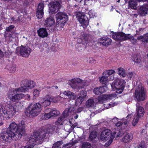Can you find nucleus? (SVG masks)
Here are the masks:
<instances>
[{
  "label": "nucleus",
  "mask_w": 148,
  "mask_h": 148,
  "mask_svg": "<svg viewBox=\"0 0 148 148\" xmlns=\"http://www.w3.org/2000/svg\"><path fill=\"white\" fill-rule=\"evenodd\" d=\"M9 126L13 131V134L15 137V140L20 139L25 134V122L22 121L18 124L15 123H11Z\"/></svg>",
  "instance_id": "1"
},
{
  "label": "nucleus",
  "mask_w": 148,
  "mask_h": 148,
  "mask_svg": "<svg viewBox=\"0 0 148 148\" xmlns=\"http://www.w3.org/2000/svg\"><path fill=\"white\" fill-rule=\"evenodd\" d=\"M112 38L116 41H122L127 40H130L133 44L136 43V40L130 34H126L122 32H111Z\"/></svg>",
  "instance_id": "2"
},
{
  "label": "nucleus",
  "mask_w": 148,
  "mask_h": 148,
  "mask_svg": "<svg viewBox=\"0 0 148 148\" xmlns=\"http://www.w3.org/2000/svg\"><path fill=\"white\" fill-rule=\"evenodd\" d=\"M13 131L12 130L10 126L5 131H3L0 134V140L3 143L6 142L10 143L12 140H15L14 136L13 134Z\"/></svg>",
  "instance_id": "3"
},
{
  "label": "nucleus",
  "mask_w": 148,
  "mask_h": 148,
  "mask_svg": "<svg viewBox=\"0 0 148 148\" xmlns=\"http://www.w3.org/2000/svg\"><path fill=\"white\" fill-rule=\"evenodd\" d=\"M41 110V105L39 103L35 104L31 103L29 106L28 109L26 112L30 117H33L37 116L40 113Z\"/></svg>",
  "instance_id": "4"
},
{
  "label": "nucleus",
  "mask_w": 148,
  "mask_h": 148,
  "mask_svg": "<svg viewBox=\"0 0 148 148\" xmlns=\"http://www.w3.org/2000/svg\"><path fill=\"white\" fill-rule=\"evenodd\" d=\"M45 132H35L33 133V136L34 138H29L28 140L29 143L33 144L35 143L34 146L37 144H40L43 142L44 138L45 137Z\"/></svg>",
  "instance_id": "5"
},
{
  "label": "nucleus",
  "mask_w": 148,
  "mask_h": 148,
  "mask_svg": "<svg viewBox=\"0 0 148 148\" xmlns=\"http://www.w3.org/2000/svg\"><path fill=\"white\" fill-rule=\"evenodd\" d=\"M56 26L62 27L68 21V15L64 12H59L56 15Z\"/></svg>",
  "instance_id": "6"
},
{
  "label": "nucleus",
  "mask_w": 148,
  "mask_h": 148,
  "mask_svg": "<svg viewBox=\"0 0 148 148\" xmlns=\"http://www.w3.org/2000/svg\"><path fill=\"white\" fill-rule=\"evenodd\" d=\"M115 72L114 70L111 69L105 71L102 73V93L108 89L107 86L108 84V77Z\"/></svg>",
  "instance_id": "7"
},
{
  "label": "nucleus",
  "mask_w": 148,
  "mask_h": 148,
  "mask_svg": "<svg viewBox=\"0 0 148 148\" xmlns=\"http://www.w3.org/2000/svg\"><path fill=\"white\" fill-rule=\"evenodd\" d=\"M125 81L119 78L116 79L114 82L111 84L112 88L116 90V92L118 93H121L125 86Z\"/></svg>",
  "instance_id": "8"
},
{
  "label": "nucleus",
  "mask_w": 148,
  "mask_h": 148,
  "mask_svg": "<svg viewBox=\"0 0 148 148\" xmlns=\"http://www.w3.org/2000/svg\"><path fill=\"white\" fill-rule=\"evenodd\" d=\"M21 86L17 88V90H19L21 92H27L29 89L34 87L35 83L32 81L25 80L21 81Z\"/></svg>",
  "instance_id": "9"
},
{
  "label": "nucleus",
  "mask_w": 148,
  "mask_h": 148,
  "mask_svg": "<svg viewBox=\"0 0 148 148\" xmlns=\"http://www.w3.org/2000/svg\"><path fill=\"white\" fill-rule=\"evenodd\" d=\"M18 111L17 107L9 105L8 107H5L4 109L2 110L3 115V116L5 118H10L16 113Z\"/></svg>",
  "instance_id": "10"
},
{
  "label": "nucleus",
  "mask_w": 148,
  "mask_h": 148,
  "mask_svg": "<svg viewBox=\"0 0 148 148\" xmlns=\"http://www.w3.org/2000/svg\"><path fill=\"white\" fill-rule=\"evenodd\" d=\"M136 116L134 117L132 122V124L133 126H135L138 123L139 119L143 117L145 113V110L144 108L140 106L138 102L136 104Z\"/></svg>",
  "instance_id": "11"
},
{
  "label": "nucleus",
  "mask_w": 148,
  "mask_h": 148,
  "mask_svg": "<svg viewBox=\"0 0 148 148\" xmlns=\"http://www.w3.org/2000/svg\"><path fill=\"white\" fill-rule=\"evenodd\" d=\"M48 6L49 13H56L61 7V1H52L49 4Z\"/></svg>",
  "instance_id": "12"
},
{
  "label": "nucleus",
  "mask_w": 148,
  "mask_h": 148,
  "mask_svg": "<svg viewBox=\"0 0 148 148\" xmlns=\"http://www.w3.org/2000/svg\"><path fill=\"white\" fill-rule=\"evenodd\" d=\"M32 49L28 46H21L16 48V53L18 55L20 54L23 57H28L32 51Z\"/></svg>",
  "instance_id": "13"
},
{
  "label": "nucleus",
  "mask_w": 148,
  "mask_h": 148,
  "mask_svg": "<svg viewBox=\"0 0 148 148\" xmlns=\"http://www.w3.org/2000/svg\"><path fill=\"white\" fill-rule=\"evenodd\" d=\"M85 85L84 81L79 78L73 79L71 81L70 86L74 89H82Z\"/></svg>",
  "instance_id": "14"
},
{
  "label": "nucleus",
  "mask_w": 148,
  "mask_h": 148,
  "mask_svg": "<svg viewBox=\"0 0 148 148\" xmlns=\"http://www.w3.org/2000/svg\"><path fill=\"white\" fill-rule=\"evenodd\" d=\"M76 17L83 28H86L87 26L88 25L89 21L88 18L86 15L82 12H79L76 14Z\"/></svg>",
  "instance_id": "15"
},
{
  "label": "nucleus",
  "mask_w": 148,
  "mask_h": 148,
  "mask_svg": "<svg viewBox=\"0 0 148 148\" xmlns=\"http://www.w3.org/2000/svg\"><path fill=\"white\" fill-rule=\"evenodd\" d=\"M136 98L138 101H143L145 97V92L144 88L142 86H139L137 88L135 92Z\"/></svg>",
  "instance_id": "16"
},
{
  "label": "nucleus",
  "mask_w": 148,
  "mask_h": 148,
  "mask_svg": "<svg viewBox=\"0 0 148 148\" xmlns=\"http://www.w3.org/2000/svg\"><path fill=\"white\" fill-rule=\"evenodd\" d=\"M44 7V4L42 3H40L38 6L36 16L38 18H41L43 16Z\"/></svg>",
  "instance_id": "17"
},
{
  "label": "nucleus",
  "mask_w": 148,
  "mask_h": 148,
  "mask_svg": "<svg viewBox=\"0 0 148 148\" xmlns=\"http://www.w3.org/2000/svg\"><path fill=\"white\" fill-rule=\"evenodd\" d=\"M60 114V112L55 108L51 110L49 113H46L45 116L48 119L51 117H55L59 116Z\"/></svg>",
  "instance_id": "18"
},
{
  "label": "nucleus",
  "mask_w": 148,
  "mask_h": 148,
  "mask_svg": "<svg viewBox=\"0 0 148 148\" xmlns=\"http://www.w3.org/2000/svg\"><path fill=\"white\" fill-rule=\"evenodd\" d=\"M93 92L96 95H99L98 98L95 99V101H98L100 103H102V96L101 94H102V88L101 86L99 87L95 88H94Z\"/></svg>",
  "instance_id": "19"
},
{
  "label": "nucleus",
  "mask_w": 148,
  "mask_h": 148,
  "mask_svg": "<svg viewBox=\"0 0 148 148\" xmlns=\"http://www.w3.org/2000/svg\"><path fill=\"white\" fill-rule=\"evenodd\" d=\"M82 39L81 38L77 39V43L75 45V47L79 51L84 49L86 48V43H84L83 41L82 42Z\"/></svg>",
  "instance_id": "20"
},
{
  "label": "nucleus",
  "mask_w": 148,
  "mask_h": 148,
  "mask_svg": "<svg viewBox=\"0 0 148 148\" xmlns=\"http://www.w3.org/2000/svg\"><path fill=\"white\" fill-rule=\"evenodd\" d=\"M112 134L111 131L108 129L103 130L102 128V140H106L111 138Z\"/></svg>",
  "instance_id": "21"
},
{
  "label": "nucleus",
  "mask_w": 148,
  "mask_h": 148,
  "mask_svg": "<svg viewBox=\"0 0 148 148\" xmlns=\"http://www.w3.org/2000/svg\"><path fill=\"white\" fill-rule=\"evenodd\" d=\"M92 36L90 34L83 33L82 34L79 38L82 39V42L83 41L84 43H86V45L87 43L92 40Z\"/></svg>",
  "instance_id": "22"
},
{
  "label": "nucleus",
  "mask_w": 148,
  "mask_h": 148,
  "mask_svg": "<svg viewBox=\"0 0 148 148\" xmlns=\"http://www.w3.org/2000/svg\"><path fill=\"white\" fill-rule=\"evenodd\" d=\"M75 110V108L73 106H69L68 108H66L63 112L62 115L64 118H66L71 115V113L74 111Z\"/></svg>",
  "instance_id": "23"
},
{
  "label": "nucleus",
  "mask_w": 148,
  "mask_h": 148,
  "mask_svg": "<svg viewBox=\"0 0 148 148\" xmlns=\"http://www.w3.org/2000/svg\"><path fill=\"white\" fill-rule=\"evenodd\" d=\"M38 36L41 38H44L47 37L48 34L47 30L45 28H41L37 31Z\"/></svg>",
  "instance_id": "24"
},
{
  "label": "nucleus",
  "mask_w": 148,
  "mask_h": 148,
  "mask_svg": "<svg viewBox=\"0 0 148 148\" xmlns=\"http://www.w3.org/2000/svg\"><path fill=\"white\" fill-rule=\"evenodd\" d=\"M23 95L22 94L17 93L12 96H10L9 98L11 101L13 102H15L18 101L19 100L22 98Z\"/></svg>",
  "instance_id": "25"
},
{
  "label": "nucleus",
  "mask_w": 148,
  "mask_h": 148,
  "mask_svg": "<svg viewBox=\"0 0 148 148\" xmlns=\"http://www.w3.org/2000/svg\"><path fill=\"white\" fill-rule=\"evenodd\" d=\"M56 126L53 125H49L46 129L42 130L41 132H45V137L46 134L48 133H51L55 130Z\"/></svg>",
  "instance_id": "26"
},
{
  "label": "nucleus",
  "mask_w": 148,
  "mask_h": 148,
  "mask_svg": "<svg viewBox=\"0 0 148 148\" xmlns=\"http://www.w3.org/2000/svg\"><path fill=\"white\" fill-rule=\"evenodd\" d=\"M117 96L116 94H102V101L105 100L112 99Z\"/></svg>",
  "instance_id": "27"
},
{
  "label": "nucleus",
  "mask_w": 148,
  "mask_h": 148,
  "mask_svg": "<svg viewBox=\"0 0 148 148\" xmlns=\"http://www.w3.org/2000/svg\"><path fill=\"white\" fill-rule=\"evenodd\" d=\"M96 101V102H95L94 99L92 98L89 99L87 101L86 103V107L88 108H93L97 102V101L98 102V101Z\"/></svg>",
  "instance_id": "28"
},
{
  "label": "nucleus",
  "mask_w": 148,
  "mask_h": 148,
  "mask_svg": "<svg viewBox=\"0 0 148 148\" xmlns=\"http://www.w3.org/2000/svg\"><path fill=\"white\" fill-rule=\"evenodd\" d=\"M39 103L40 104L41 106L46 107L50 105L51 102L49 98H45L41 100Z\"/></svg>",
  "instance_id": "29"
},
{
  "label": "nucleus",
  "mask_w": 148,
  "mask_h": 148,
  "mask_svg": "<svg viewBox=\"0 0 148 148\" xmlns=\"http://www.w3.org/2000/svg\"><path fill=\"white\" fill-rule=\"evenodd\" d=\"M97 137V132L96 131H93L91 132L88 138V140L89 141H92L94 143H96L97 141L95 140L96 138Z\"/></svg>",
  "instance_id": "30"
},
{
  "label": "nucleus",
  "mask_w": 148,
  "mask_h": 148,
  "mask_svg": "<svg viewBox=\"0 0 148 148\" xmlns=\"http://www.w3.org/2000/svg\"><path fill=\"white\" fill-rule=\"evenodd\" d=\"M148 9L145 6H141L138 9V13L141 16H145L147 13Z\"/></svg>",
  "instance_id": "31"
},
{
  "label": "nucleus",
  "mask_w": 148,
  "mask_h": 148,
  "mask_svg": "<svg viewBox=\"0 0 148 148\" xmlns=\"http://www.w3.org/2000/svg\"><path fill=\"white\" fill-rule=\"evenodd\" d=\"M63 94L67 96L69 98L72 99H75L77 97V96L75 93L69 90L64 91Z\"/></svg>",
  "instance_id": "32"
},
{
  "label": "nucleus",
  "mask_w": 148,
  "mask_h": 148,
  "mask_svg": "<svg viewBox=\"0 0 148 148\" xmlns=\"http://www.w3.org/2000/svg\"><path fill=\"white\" fill-rule=\"evenodd\" d=\"M55 21L52 17H50L45 21V25L47 26L51 27L54 24Z\"/></svg>",
  "instance_id": "33"
},
{
  "label": "nucleus",
  "mask_w": 148,
  "mask_h": 148,
  "mask_svg": "<svg viewBox=\"0 0 148 148\" xmlns=\"http://www.w3.org/2000/svg\"><path fill=\"white\" fill-rule=\"evenodd\" d=\"M112 40L108 38H102V45L108 47L111 44Z\"/></svg>",
  "instance_id": "34"
},
{
  "label": "nucleus",
  "mask_w": 148,
  "mask_h": 148,
  "mask_svg": "<svg viewBox=\"0 0 148 148\" xmlns=\"http://www.w3.org/2000/svg\"><path fill=\"white\" fill-rule=\"evenodd\" d=\"M133 136L132 134H127L122 138V141L125 143H128L131 141L132 139Z\"/></svg>",
  "instance_id": "35"
},
{
  "label": "nucleus",
  "mask_w": 148,
  "mask_h": 148,
  "mask_svg": "<svg viewBox=\"0 0 148 148\" xmlns=\"http://www.w3.org/2000/svg\"><path fill=\"white\" fill-rule=\"evenodd\" d=\"M17 88L16 89H12L9 90L8 93V98H9L10 96H12L14 95H15V94H16L17 92H20L19 90H17Z\"/></svg>",
  "instance_id": "36"
},
{
  "label": "nucleus",
  "mask_w": 148,
  "mask_h": 148,
  "mask_svg": "<svg viewBox=\"0 0 148 148\" xmlns=\"http://www.w3.org/2000/svg\"><path fill=\"white\" fill-rule=\"evenodd\" d=\"M75 127V125H71L69 124H65L64 126V129L66 132L70 133Z\"/></svg>",
  "instance_id": "37"
},
{
  "label": "nucleus",
  "mask_w": 148,
  "mask_h": 148,
  "mask_svg": "<svg viewBox=\"0 0 148 148\" xmlns=\"http://www.w3.org/2000/svg\"><path fill=\"white\" fill-rule=\"evenodd\" d=\"M62 98L60 96H58L57 97H49V98L50 99V102H52L54 103H56L60 100V99Z\"/></svg>",
  "instance_id": "38"
},
{
  "label": "nucleus",
  "mask_w": 148,
  "mask_h": 148,
  "mask_svg": "<svg viewBox=\"0 0 148 148\" xmlns=\"http://www.w3.org/2000/svg\"><path fill=\"white\" fill-rule=\"evenodd\" d=\"M79 97L85 99L87 97V92L84 90L81 91L79 94Z\"/></svg>",
  "instance_id": "39"
},
{
  "label": "nucleus",
  "mask_w": 148,
  "mask_h": 148,
  "mask_svg": "<svg viewBox=\"0 0 148 148\" xmlns=\"http://www.w3.org/2000/svg\"><path fill=\"white\" fill-rule=\"evenodd\" d=\"M118 73L119 75H121L123 77H124L126 76V74L124 69L122 68H118Z\"/></svg>",
  "instance_id": "40"
},
{
  "label": "nucleus",
  "mask_w": 148,
  "mask_h": 148,
  "mask_svg": "<svg viewBox=\"0 0 148 148\" xmlns=\"http://www.w3.org/2000/svg\"><path fill=\"white\" fill-rule=\"evenodd\" d=\"M132 60L135 62L139 63L141 61L140 57L139 56H134L132 58Z\"/></svg>",
  "instance_id": "41"
},
{
  "label": "nucleus",
  "mask_w": 148,
  "mask_h": 148,
  "mask_svg": "<svg viewBox=\"0 0 148 148\" xmlns=\"http://www.w3.org/2000/svg\"><path fill=\"white\" fill-rule=\"evenodd\" d=\"M82 148H92L91 144L88 142H83L82 143Z\"/></svg>",
  "instance_id": "42"
},
{
  "label": "nucleus",
  "mask_w": 148,
  "mask_h": 148,
  "mask_svg": "<svg viewBox=\"0 0 148 148\" xmlns=\"http://www.w3.org/2000/svg\"><path fill=\"white\" fill-rule=\"evenodd\" d=\"M129 118L126 119V121H125L123 122H121V121H119L117 123H116L115 124V125L117 127H119L120 126H121L122 125H123V124H124V125H126L127 124V121H129L130 119H128Z\"/></svg>",
  "instance_id": "43"
},
{
  "label": "nucleus",
  "mask_w": 148,
  "mask_h": 148,
  "mask_svg": "<svg viewBox=\"0 0 148 148\" xmlns=\"http://www.w3.org/2000/svg\"><path fill=\"white\" fill-rule=\"evenodd\" d=\"M63 143L62 141H59L56 142L53 145L52 148H57L59 147Z\"/></svg>",
  "instance_id": "44"
},
{
  "label": "nucleus",
  "mask_w": 148,
  "mask_h": 148,
  "mask_svg": "<svg viewBox=\"0 0 148 148\" xmlns=\"http://www.w3.org/2000/svg\"><path fill=\"white\" fill-rule=\"evenodd\" d=\"M120 134V131L119 130H117L116 131L113 132V134H112L111 138H112V139H113L115 137H117L119 136Z\"/></svg>",
  "instance_id": "45"
},
{
  "label": "nucleus",
  "mask_w": 148,
  "mask_h": 148,
  "mask_svg": "<svg viewBox=\"0 0 148 148\" xmlns=\"http://www.w3.org/2000/svg\"><path fill=\"white\" fill-rule=\"evenodd\" d=\"M84 100V99L82 98H81L78 97L75 101V104L76 105H80L82 103V102Z\"/></svg>",
  "instance_id": "46"
},
{
  "label": "nucleus",
  "mask_w": 148,
  "mask_h": 148,
  "mask_svg": "<svg viewBox=\"0 0 148 148\" xmlns=\"http://www.w3.org/2000/svg\"><path fill=\"white\" fill-rule=\"evenodd\" d=\"M64 118H65L62 115L60 117H59L58 118L57 121L55 122L56 124H61L62 123H61V122L63 120Z\"/></svg>",
  "instance_id": "47"
},
{
  "label": "nucleus",
  "mask_w": 148,
  "mask_h": 148,
  "mask_svg": "<svg viewBox=\"0 0 148 148\" xmlns=\"http://www.w3.org/2000/svg\"><path fill=\"white\" fill-rule=\"evenodd\" d=\"M12 33L11 32H8L4 35V37L5 38H10L12 37Z\"/></svg>",
  "instance_id": "48"
},
{
  "label": "nucleus",
  "mask_w": 148,
  "mask_h": 148,
  "mask_svg": "<svg viewBox=\"0 0 148 148\" xmlns=\"http://www.w3.org/2000/svg\"><path fill=\"white\" fill-rule=\"evenodd\" d=\"M75 142H73L71 143L67 144L65 145L62 148H69L72 147L73 145L75 144Z\"/></svg>",
  "instance_id": "49"
},
{
  "label": "nucleus",
  "mask_w": 148,
  "mask_h": 148,
  "mask_svg": "<svg viewBox=\"0 0 148 148\" xmlns=\"http://www.w3.org/2000/svg\"><path fill=\"white\" fill-rule=\"evenodd\" d=\"M8 70L10 72L13 73L16 70L15 66H11L9 67Z\"/></svg>",
  "instance_id": "50"
},
{
  "label": "nucleus",
  "mask_w": 148,
  "mask_h": 148,
  "mask_svg": "<svg viewBox=\"0 0 148 148\" xmlns=\"http://www.w3.org/2000/svg\"><path fill=\"white\" fill-rule=\"evenodd\" d=\"M113 140V139H112V138H111L108 142L106 143L104 145V147H107L110 145L112 142Z\"/></svg>",
  "instance_id": "51"
},
{
  "label": "nucleus",
  "mask_w": 148,
  "mask_h": 148,
  "mask_svg": "<svg viewBox=\"0 0 148 148\" xmlns=\"http://www.w3.org/2000/svg\"><path fill=\"white\" fill-rule=\"evenodd\" d=\"M142 41L144 42H148V33L145 34L143 36V38Z\"/></svg>",
  "instance_id": "52"
},
{
  "label": "nucleus",
  "mask_w": 148,
  "mask_h": 148,
  "mask_svg": "<svg viewBox=\"0 0 148 148\" xmlns=\"http://www.w3.org/2000/svg\"><path fill=\"white\" fill-rule=\"evenodd\" d=\"M41 47H42V50H47V49L49 48L48 45L45 42L43 43L42 45H41Z\"/></svg>",
  "instance_id": "53"
},
{
  "label": "nucleus",
  "mask_w": 148,
  "mask_h": 148,
  "mask_svg": "<svg viewBox=\"0 0 148 148\" xmlns=\"http://www.w3.org/2000/svg\"><path fill=\"white\" fill-rule=\"evenodd\" d=\"M14 25H10L6 27V30L7 32H11V31L14 28Z\"/></svg>",
  "instance_id": "54"
},
{
  "label": "nucleus",
  "mask_w": 148,
  "mask_h": 148,
  "mask_svg": "<svg viewBox=\"0 0 148 148\" xmlns=\"http://www.w3.org/2000/svg\"><path fill=\"white\" fill-rule=\"evenodd\" d=\"M138 147L139 148H145V142L140 143Z\"/></svg>",
  "instance_id": "55"
},
{
  "label": "nucleus",
  "mask_w": 148,
  "mask_h": 148,
  "mask_svg": "<svg viewBox=\"0 0 148 148\" xmlns=\"http://www.w3.org/2000/svg\"><path fill=\"white\" fill-rule=\"evenodd\" d=\"M109 122L108 121H102V125H103V127L105 128L108 125H109Z\"/></svg>",
  "instance_id": "56"
},
{
  "label": "nucleus",
  "mask_w": 148,
  "mask_h": 148,
  "mask_svg": "<svg viewBox=\"0 0 148 148\" xmlns=\"http://www.w3.org/2000/svg\"><path fill=\"white\" fill-rule=\"evenodd\" d=\"M39 94V92L38 90H35L33 92V95L35 97L38 96Z\"/></svg>",
  "instance_id": "57"
},
{
  "label": "nucleus",
  "mask_w": 148,
  "mask_h": 148,
  "mask_svg": "<svg viewBox=\"0 0 148 148\" xmlns=\"http://www.w3.org/2000/svg\"><path fill=\"white\" fill-rule=\"evenodd\" d=\"M22 94L23 95L22 98H24L25 99H30V95H29L28 94L24 95L23 94Z\"/></svg>",
  "instance_id": "58"
},
{
  "label": "nucleus",
  "mask_w": 148,
  "mask_h": 148,
  "mask_svg": "<svg viewBox=\"0 0 148 148\" xmlns=\"http://www.w3.org/2000/svg\"><path fill=\"white\" fill-rule=\"evenodd\" d=\"M34 147V145L31 144H29L25 146L23 148H33Z\"/></svg>",
  "instance_id": "59"
},
{
  "label": "nucleus",
  "mask_w": 148,
  "mask_h": 148,
  "mask_svg": "<svg viewBox=\"0 0 148 148\" xmlns=\"http://www.w3.org/2000/svg\"><path fill=\"white\" fill-rule=\"evenodd\" d=\"M110 103H108V104H105L104 103V106L105 107V108H106V109H107L108 108H110Z\"/></svg>",
  "instance_id": "60"
},
{
  "label": "nucleus",
  "mask_w": 148,
  "mask_h": 148,
  "mask_svg": "<svg viewBox=\"0 0 148 148\" xmlns=\"http://www.w3.org/2000/svg\"><path fill=\"white\" fill-rule=\"evenodd\" d=\"M21 142L17 143H15L14 146L16 148L19 147L21 145Z\"/></svg>",
  "instance_id": "61"
},
{
  "label": "nucleus",
  "mask_w": 148,
  "mask_h": 148,
  "mask_svg": "<svg viewBox=\"0 0 148 148\" xmlns=\"http://www.w3.org/2000/svg\"><path fill=\"white\" fill-rule=\"evenodd\" d=\"M83 109V108L82 107H79V108H78L77 110V112H81V111H82Z\"/></svg>",
  "instance_id": "62"
},
{
  "label": "nucleus",
  "mask_w": 148,
  "mask_h": 148,
  "mask_svg": "<svg viewBox=\"0 0 148 148\" xmlns=\"http://www.w3.org/2000/svg\"><path fill=\"white\" fill-rule=\"evenodd\" d=\"M117 103L114 102L113 103H110V107H112L114 106L115 105H116L117 104Z\"/></svg>",
  "instance_id": "63"
},
{
  "label": "nucleus",
  "mask_w": 148,
  "mask_h": 148,
  "mask_svg": "<svg viewBox=\"0 0 148 148\" xmlns=\"http://www.w3.org/2000/svg\"><path fill=\"white\" fill-rule=\"evenodd\" d=\"M118 119H118V118H116V117H115V118L113 119L112 120V122H116V121H117L118 120Z\"/></svg>",
  "instance_id": "64"
}]
</instances>
